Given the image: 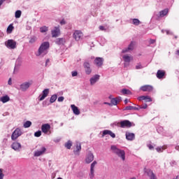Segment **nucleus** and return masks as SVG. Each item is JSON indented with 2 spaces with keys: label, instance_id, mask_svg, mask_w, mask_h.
Wrapping results in <instances>:
<instances>
[{
  "label": "nucleus",
  "instance_id": "obj_51",
  "mask_svg": "<svg viewBox=\"0 0 179 179\" xmlns=\"http://www.w3.org/2000/svg\"><path fill=\"white\" fill-rule=\"evenodd\" d=\"M19 72V68H15L13 71V73H17Z\"/></svg>",
  "mask_w": 179,
  "mask_h": 179
},
{
  "label": "nucleus",
  "instance_id": "obj_29",
  "mask_svg": "<svg viewBox=\"0 0 179 179\" xmlns=\"http://www.w3.org/2000/svg\"><path fill=\"white\" fill-rule=\"evenodd\" d=\"M80 150H82V146L80 145V144H77L76 145V150H74V154L75 155H79V152H80Z\"/></svg>",
  "mask_w": 179,
  "mask_h": 179
},
{
  "label": "nucleus",
  "instance_id": "obj_23",
  "mask_svg": "<svg viewBox=\"0 0 179 179\" xmlns=\"http://www.w3.org/2000/svg\"><path fill=\"white\" fill-rule=\"evenodd\" d=\"M71 107L73 113V114H75V115H79V114H80V110H79V108H78V107L76 106L71 105Z\"/></svg>",
  "mask_w": 179,
  "mask_h": 179
},
{
  "label": "nucleus",
  "instance_id": "obj_50",
  "mask_svg": "<svg viewBox=\"0 0 179 179\" xmlns=\"http://www.w3.org/2000/svg\"><path fill=\"white\" fill-rule=\"evenodd\" d=\"M8 85H9L10 86H11V85H12V78H10L8 79Z\"/></svg>",
  "mask_w": 179,
  "mask_h": 179
},
{
  "label": "nucleus",
  "instance_id": "obj_20",
  "mask_svg": "<svg viewBox=\"0 0 179 179\" xmlns=\"http://www.w3.org/2000/svg\"><path fill=\"white\" fill-rule=\"evenodd\" d=\"M65 43H66V40L64 38H58L55 41V43L57 44V45H64Z\"/></svg>",
  "mask_w": 179,
  "mask_h": 179
},
{
  "label": "nucleus",
  "instance_id": "obj_19",
  "mask_svg": "<svg viewBox=\"0 0 179 179\" xmlns=\"http://www.w3.org/2000/svg\"><path fill=\"white\" fill-rule=\"evenodd\" d=\"M138 100L139 101H142V100H145L146 103H150V101H152V98H150V96H141L138 98Z\"/></svg>",
  "mask_w": 179,
  "mask_h": 179
},
{
  "label": "nucleus",
  "instance_id": "obj_22",
  "mask_svg": "<svg viewBox=\"0 0 179 179\" xmlns=\"http://www.w3.org/2000/svg\"><path fill=\"white\" fill-rule=\"evenodd\" d=\"M105 135H110L111 138H115V134L111 131V130H103L102 136H105Z\"/></svg>",
  "mask_w": 179,
  "mask_h": 179
},
{
  "label": "nucleus",
  "instance_id": "obj_35",
  "mask_svg": "<svg viewBox=\"0 0 179 179\" xmlns=\"http://www.w3.org/2000/svg\"><path fill=\"white\" fill-rule=\"evenodd\" d=\"M121 93H122V94H132V92H131L129 90L127 89L122 90Z\"/></svg>",
  "mask_w": 179,
  "mask_h": 179
},
{
  "label": "nucleus",
  "instance_id": "obj_38",
  "mask_svg": "<svg viewBox=\"0 0 179 179\" xmlns=\"http://www.w3.org/2000/svg\"><path fill=\"white\" fill-rule=\"evenodd\" d=\"M89 177L90 179H94V170L90 169V173H89Z\"/></svg>",
  "mask_w": 179,
  "mask_h": 179
},
{
  "label": "nucleus",
  "instance_id": "obj_47",
  "mask_svg": "<svg viewBox=\"0 0 179 179\" xmlns=\"http://www.w3.org/2000/svg\"><path fill=\"white\" fill-rule=\"evenodd\" d=\"M84 68H90V64H89V62H85L84 63Z\"/></svg>",
  "mask_w": 179,
  "mask_h": 179
},
{
  "label": "nucleus",
  "instance_id": "obj_31",
  "mask_svg": "<svg viewBox=\"0 0 179 179\" xmlns=\"http://www.w3.org/2000/svg\"><path fill=\"white\" fill-rule=\"evenodd\" d=\"M132 24H134V26H139L141 24V21L137 18L131 19Z\"/></svg>",
  "mask_w": 179,
  "mask_h": 179
},
{
  "label": "nucleus",
  "instance_id": "obj_24",
  "mask_svg": "<svg viewBox=\"0 0 179 179\" xmlns=\"http://www.w3.org/2000/svg\"><path fill=\"white\" fill-rule=\"evenodd\" d=\"M122 59L124 61V62H131V61L134 59V57L131 55H124L122 56Z\"/></svg>",
  "mask_w": 179,
  "mask_h": 179
},
{
  "label": "nucleus",
  "instance_id": "obj_16",
  "mask_svg": "<svg viewBox=\"0 0 179 179\" xmlns=\"http://www.w3.org/2000/svg\"><path fill=\"white\" fill-rule=\"evenodd\" d=\"M122 98H121V96H117L116 98H113L110 101V104H111V106H117V104H118V103H120V101H122Z\"/></svg>",
  "mask_w": 179,
  "mask_h": 179
},
{
  "label": "nucleus",
  "instance_id": "obj_6",
  "mask_svg": "<svg viewBox=\"0 0 179 179\" xmlns=\"http://www.w3.org/2000/svg\"><path fill=\"white\" fill-rule=\"evenodd\" d=\"M100 80V75L95 74L90 78V86H94Z\"/></svg>",
  "mask_w": 179,
  "mask_h": 179
},
{
  "label": "nucleus",
  "instance_id": "obj_53",
  "mask_svg": "<svg viewBox=\"0 0 179 179\" xmlns=\"http://www.w3.org/2000/svg\"><path fill=\"white\" fill-rule=\"evenodd\" d=\"M155 43H156V40H155V39L150 40V44H155Z\"/></svg>",
  "mask_w": 179,
  "mask_h": 179
},
{
  "label": "nucleus",
  "instance_id": "obj_15",
  "mask_svg": "<svg viewBox=\"0 0 179 179\" xmlns=\"http://www.w3.org/2000/svg\"><path fill=\"white\" fill-rule=\"evenodd\" d=\"M50 129L51 125H50V124H44L41 126V131L43 134H48Z\"/></svg>",
  "mask_w": 179,
  "mask_h": 179
},
{
  "label": "nucleus",
  "instance_id": "obj_28",
  "mask_svg": "<svg viewBox=\"0 0 179 179\" xmlns=\"http://www.w3.org/2000/svg\"><path fill=\"white\" fill-rule=\"evenodd\" d=\"M166 149H167V146L164 145V146L157 147L156 148V150L157 152H158V153H162V152H163V150H166Z\"/></svg>",
  "mask_w": 179,
  "mask_h": 179
},
{
  "label": "nucleus",
  "instance_id": "obj_8",
  "mask_svg": "<svg viewBox=\"0 0 179 179\" xmlns=\"http://www.w3.org/2000/svg\"><path fill=\"white\" fill-rule=\"evenodd\" d=\"M73 37L76 40V41H79V40H81V38H83V33H82L79 30H76L74 31L73 34Z\"/></svg>",
  "mask_w": 179,
  "mask_h": 179
},
{
  "label": "nucleus",
  "instance_id": "obj_40",
  "mask_svg": "<svg viewBox=\"0 0 179 179\" xmlns=\"http://www.w3.org/2000/svg\"><path fill=\"white\" fill-rule=\"evenodd\" d=\"M97 164V161H94L90 166V170H94V167H96V165Z\"/></svg>",
  "mask_w": 179,
  "mask_h": 179
},
{
  "label": "nucleus",
  "instance_id": "obj_32",
  "mask_svg": "<svg viewBox=\"0 0 179 179\" xmlns=\"http://www.w3.org/2000/svg\"><path fill=\"white\" fill-rule=\"evenodd\" d=\"M57 99H58V96H57V94H53L50 97V102L52 103H55V101H57Z\"/></svg>",
  "mask_w": 179,
  "mask_h": 179
},
{
  "label": "nucleus",
  "instance_id": "obj_56",
  "mask_svg": "<svg viewBox=\"0 0 179 179\" xmlns=\"http://www.w3.org/2000/svg\"><path fill=\"white\" fill-rule=\"evenodd\" d=\"M165 31H166V34H168V35L173 34V32L170 31L169 30H166Z\"/></svg>",
  "mask_w": 179,
  "mask_h": 179
},
{
  "label": "nucleus",
  "instance_id": "obj_17",
  "mask_svg": "<svg viewBox=\"0 0 179 179\" xmlns=\"http://www.w3.org/2000/svg\"><path fill=\"white\" fill-rule=\"evenodd\" d=\"M126 139L127 141L135 140V134L127 131L125 134Z\"/></svg>",
  "mask_w": 179,
  "mask_h": 179
},
{
  "label": "nucleus",
  "instance_id": "obj_26",
  "mask_svg": "<svg viewBox=\"0 0 179 179\" xmlns=\"http://www.w3.org/2000/svg\"><path fill=\"white\" fill-rule=\"evenodd\" d=\"M10 101V97H9V96L8 95H5V96H3L1 97H0V101H1V103H8V101Z\"/></svg>",
  "mask_w": 179,
  "mask_h": 179
},
{
  "label": "nucleus",
  "instance_id": "obj_60",
  "mask_svg": "<svg viewBox=\"0 0 179 179\" xmlns=\"http://www.w3.org/2000/svg\"><path fill=\"white\" fill-rule=\"evenodd\" d=\"M6 0H0V6L5 2Z\"/></svg>",
  "mask_w": 179,
  "mask_h": 179
},
{
  "label": "nucleus",
  "instance_id": "obj_43",
  "mask_svg": "<svg viewBox=\"0 0 179 179\" xmlns=\"http://www.w3.org/2000/svg\"><path fill=\"white\" fill-rule=\"evenodd\" d=\"M85 71L86 75H90V73H92V69L86 68Z\"/></svg>",
  "mask_w": 179,
  "mask_h": 179
},
{
  "label": "nucleus",
  "instance_id": "obj_10",
  "mask_svg": "<svg viewBox=\"0 0 179 179\" xmlns=\"http://www.w3.org/2000/svg\"><path fill=\"white\" fill-rule=\"evenodd\" d=\"M47 149L45 147H41V150H36L34 153V156L35 157H38L40 156H43L44 153H45Z\"/></svg>",
  "mask_w": 179,
  "mask_h": 179
},
{
  "label": "nucleus",
  "instance_id": "obj_21",
  "mask_svg": "<svg viewBox=\"0 0 179 179\" xmlns=\"http://www.w3.org/2000/svg\"><path fill=\"white\" fill-rule=\"evenodd\" d=\"M134 42H131L127 48L122 50V54H125V52H129V51H132L134 50Z\"/></svg>",
  "mask_w": 179,
  "mask_h": 179
},
{
  "label": "nucleus",
  "instance_id": "obj_63",
  "mask_svg": "<svg viewBox=\"0 0 179 179\" xmlns=\"http://www.w3.org/2000/svg\"><path fill=\"white\" fill-rule=\"evenodd\" d=\"M141 67H142V64H138V65L136 66V68H141Z\"/></svg>",
  "mask_w": 179,
  "mask_h": 179
},
{
  "label": "nucleus",
  "instance_id": "obj_58",
  "mask_svg": "<svg viewBox=\"0 0 179 179\" xmlns=\"http://www.w3.org/2000/svg\"><path fill=\"white\" fill-rule=\"evenodd\" d=\"M148 148L150 149V150H152V149H153V145H148Z\"/></svg>",
  "mask_w": 179,
  "mask_h": 179
},
{
  "label": "nucleus",
  "instance_id": "obj_64",
  "mask_svg": "<svg viewBox=\"0 0 179 179\" xmlns=\"http://www.w3.org/2000/svg\"><path fill=\"white\" fill-rule=\"evenodd\" d=\"M176 55L179 56V50H176Z\"/></svg>",
  "mask_w": 179,
  "mask_h": 179
},
{
  "label": "nucleus",
  "instance_id": "obj_54",
  "mask_svg": "<svg viewBox=\"0 0 179 179\" xmlns=\"http://www.w3.org/2000/svg\"><path fill=\"white\" fill-rule=\"evenodd\" d=\"M140 108H143L145 110V109L148 108V105L144 104L143 106H140Z\"/></svg>",
  "mask_w": 179,
  "mask_h": 179
},
{
  "label": "nucleus",
  "instance_id": "obj_7",
  "mask_svg": "<svg viewBox=\"0 0 179 179\" xmlns=\"http://www.w3.org/2000/svg\"><path fill=\"white\" fill-rule=\"evenodd\" d=\"M32 85L33 81L31 80L24 82L20 85V90H22V92H26V90H27V89H29V87H30Z\"/></svg>",
  "mask_w": 179,
  "mask_h": 179
},
{
  "label": "nucleus",
  "instance_id": "obj_55",
  "mask_svg": "<svg viewBox=\"0 0 179 179\" xmlns=\"http://www.w3.org/2000/svg\"><path fill=\"white\" fill-rule=\"evenodd\" d=\"M49 64H50V59H48L45 62V66H48Z\"/></svg>",
  "mask_w": 179,
  "mask_h": 179
},
{
  "label": "nucleus",
  "instance_id": "obj_27",
  "mask_svg": "<svg viewBox=\"0 0 179 179\" xmlns=\"http://www.w3.org/2000/svg\"><path fill=\"white\" fill-rule=\"evenodd\" d=\"M147 174L150 179H157L152 170H147Z\"/></svg>",
  "mask_w": 179,
  "mask_h": 179
},
{
  "label": "nucleus",
  "instance_id": "obj_36",
  "mask_svg": "<svg viewBox=\"0 0 179 179\" xmlns=\"http://www.w3.org/2000/svg\"><path fill=\"white\" fill-rule=\"evenodd\" d=\"M15 16L16 19H19L22 16V11L20 10L15 11Z\"/></svg>",
  "mask_w": 179,
  "mask_h": 179
},
{
  "label": "nucleus",
  "instance_id": "obj_57",
  "mask_svg": "<svg viewBox=\"0 0 179 179\" xmlns=\"http://www.w3.org/2000/svg\"><path fill=\"white\" fill-rule=\"evenodd\" d=\"M66 22H65V20H62L61 22H60V24H65Z\"/></svg>",
  "mask_w": 179,
  "mask_h": 179
},
{
  "label": "nucleus",
  "instance_id": "obj_39",
  "mask_svg": "<svg viewBox=\"0 0 179 179\" xmlns=\"http://www.w3.org/2000/svg\"><path fill=\"white\" fill-rule=\"evenodd\" d=\"M31 127V122L27 121L25 123H24V128H30Z\"/></svg>",
  "mask_w": 179,
  "mask_h": 179
},
{
  "label": "nucleus",
  "instance_id": "obj_37",
  "mask_svg": "<svg viewBox=\"0 0 179 179\" xmlns=\"http://www.w3.org/2000/svg\"><path fill=\"white\" fill-rule=\"evenodd\" d=\"M65 148H66V149H71V148H72V141H69L67 143H66Z\"/></svg>",
  "mask_w": 179,
  "mask_h": 179
},
{
  "label": "nucleus",
  "instance_id": "obj_59",
  "mask_svg": "<svg viewBox=\"0 0 179 179\" xmlns=\"http://www.w3.org/2000/svg\"><path fill=\"white\" fill-rule=\"evenodd\" d=\"M124 103H125V104H128V103H129V99H126L124 100Z\"/></svg>",
  "mask_w": 179,
  "mask_h": 179
},
{
  "label": "nucleus",
  "instance_id": "obj_34",
  "mask_svg": "<svg viewBox=\"0 0 179 179\" xmlns=\"http://www.w3.org/2000/svg\"><path fill=\"white\" fill-rule=\"evenodd\" d=\"M22 65V58L19 57L15 62V67L20 66Z\"/></svg>",
  "mask_w": 179,
  "mask_h": 179
},
{
  "label": "nucleus",
  "instance_id": "obj_9",
  "mask_svg": "<svg viewBox=\"0 0 179 179\" xmlns=\"http://www.w3.org/2000/svg\"><path fill=\"white\" fill-rule=\"evenodd\" d=\"M11 148L15 150V152H20L22 150V144L19 142H13L11 144Z\"/></svg>",
  "mask_w": 179,
  "mask_h": 179
},
{
  "label": "nucleus",
  "instance_id": "obj_18",
  "mask_svg": "<svg viewBox=\"0 0 179 179\" xmlns=\"http://www.w3.org/2000/svg\"><path fill=\"white\" fill-rule=\"evenodd\" d=\"M166 76V71L163 70H158L157 72V78L158 79H163Z\"/></svg>",
  "mask_w": 179,
  "mask_h": 179
},
{
  "label": "nucleus",
  "instance_id": "obj_14",
  "mask_svg": "<svg viewBox=\"0 0 179 179\" xmlns=\"http://www.w3.org/2000/svg\"><path fill=\"white\" fill-rule=\"evenodd\" d=\"M49 93H50V89H45L42 92V94L39 96V101H43V100H44V99H45V97L48 96Z\"/></svg>",
  "mask_w": 179,
  "mask_h": 179
},
{
  "label": "nucleus",
  "instance_id": "obj_5",
  "mask_svg": "<svg viewBox=\"0 0 179 179\" xmlns=\"http://www.w3.org/2000/svg\"><path fill=\"white\" fill-rule=\"evenodd\" d=\"M23 134V132L22 131V130H20V129L17 128L15 129V131H14L11 135V139L13 141H16V139H17V138H19V136H22V135Z\"/></svg>",
  "mask_w": 179,
  "mask_h": 179
},
{
  "label": "nucleus",
  "instance_id": "obj_48",
  "mask_svg": "<svg viewBox=\"0 0 179 179\" xmlns=\"http://www.w3.org/2000/svg\"><path fill=\"white\" fill-rule=\"evenodd\" d=\"M71 75L73 77L78 76V71H72Z\"/></svg>",
  "mask_w": 179,
  "mask_h": 179
},
{
  "label": "nucleus",
  "instance_id": "obj_11",
  "mask_svg": "<svg viewBox=\"0 0 179 179\" xmlns=\"http://www.w3.org/2000/svg\"><path fill=\"white\" fill-rule=\"evenodd\" d=\"M52 37H58L61 34V30L59 29V26L55 27L51 31Z\"/></svg>",
  "mask_w": 179,
  "mask_h": 179
},
{
  "label": "nucleus",
  "instance_id": "obj_44",
  "mask_svg": "<svg viewBox=\"0 0 179 179\" xmlns=\"http://www.w3.org/2000/svg\"><path fill=\"white\" fill-rule=\"evenodd\" d=\"M3 177H5V174H3V169H0V179H3Z\"/></svg>",
  "mask_w": 179,
  "mask_h": 179
},
{
  "label": "nucleus",
  "instance_id": "obj_2",
  "mask_svg": "<svg viewBox=\"0 0 179 179\" xmlns=\"http://www.w3.org/2000/svg\"><path fill=\"white\" fill-rule=\"evenodd\" d=\"M110 150H112L113 153L117 155V156L120 157L122 162H125V151H124V150L119 149L115 145H111Z\"/></svg>",
  "mask_w": 179,
  "mask_h": 179
},
{
  "label": "nucleus",
  "instance_id": "obj_62",
  "mask_svg": "<svg viewBox=\"0 0 179 179\" xmlns=\"http://www.w3.org/2000/svg\"><path fill=\"white\" fill-rule=\"evenodd\" d=\"M104 104H106L107 106H112L111 103H108V102H104Z\"/></svg>",
  "mask_w": 179,
  "mask_h": 179
},
{
  "label": "nucleus",
  "instance_id": "obj_46",
  "mask_svg": "<svg viewBox=\"0 0 179 179\" xmlns=\"http://www.w3.org/2000/svg\"><path fill=\"white\" fill-rule=\"evenodd\" d=\"M65 99V98L64 96H59L58 99H57V101H59V103L64 101V100Z\"/></svg>",
  "mask_w": 179,
  "mask_h": 179
},
{
  "label": "nucleus",
  "instance_id": "obj_12",
  "mask_svg": "<svg viewBox=\"0 0 179 179\" xmlns=\"http://www.w3.org/2000/svg\"><path fill=\"white\" fill-rule=\"evenodd\" d=\"M93 160H94V155H93V153L89 152L86 155L85 163H87V164H90V163H92V162H93Z\"/></svg>",
  "mask_w": 179,
  "mask_h": 179
},
{
  "label": "nucleus",
  "instance_id": "obj_4",
  "mask_svg": "<svg viewBox=\"0 0 179 179\" xmlns=\"http://www.w3.org/2000/svg\"><path fill=\"white\" fill-rule=\"evenodd\" d=\"M114 124L116 127H120V128H131L132 127V123L129 120H123Z\"/></svg>",
  "mask_w": 179,
  "mask_h": 179
},
{
  "label": "nucleus",
  "instance_id": "obj_49",
  "mask_svg": "<svg viewBox=\"0 0 179 179\" xmlns=\"http://www.w3.org/2000/svg\"><path fill=\"white\" fill-rule=\"evenodd\" d=\"M124 110H134V106H127Z\"/></svg>",
  "mask_w": 179,
  "mask_h": 179
},
{
  "label": "nucleus",
  "instance_id": "obj_42",
  "mask_svg": "<svg viewBox=\"0 0 179 179\" xmlns=\"http://www.w3.org/2000/svg\"><path fill=\"white\" fill-rule=\"evenodd\" d=\"M37 38L35 36H32L31 37L30 40H29V43L30 44H33L34 43L35 41H36Z\"/></svg>",
  "mask_w": 179,
  "mask_h": 179
},
{
  "label": "nucleus",
  "instance_id": "obj_61",
  "mask_svg": "<svg viewBox=\"0 0 179 179\" xmlns=\"http://www.w3.org/2000/svg\"><path fill=\"white\" fill-rule=\"evenodd\" d=\"M140 109H141V106H139V108L134 106V108H133V110H140Z\"/></svg>",
  "mask_w": 179,
  "mask_h": 179
},
{
  "label": "nucleus",
  "instance_id": "obj_13",
  "mask_svg": "<svg viewBox=\"0 0 179 179\" xmlns=\"http://www.w3.org/2000/svg\"><path fill=\"white\" fill-rule=\"evenodd\" d=\"M140 90L141 92H153V86L149 85H143L140 87Z\"/></svg>",
  "mask_w": 179,
  "mask_h": 179
},
{
  "label": "nucleus",
  "instance_id": "obj_33",
  "mask_svg": "<svg viewBox=\"0 0 179 179\" xmlns=\"http://www.w3.org/2000/svg\"><path fill=\"white\" fill-rule=\"evenodd\" d=\"M41 33H46V31H48V27L43 26L40 28Z\"/></svg>",
  "mask_w": 179,
  "mask_h": 179
},
{
  "label": "nucleus",
  "instance_id": "obj_3",
  "mask_svg": "<svg viewBox=\"0 0 179 179\" xmlns=\"http://www.w3.org/2000/svg\"><path fill=\"white\" fill-rule=\"evenodd\" d=\"M6 47L9 50H15L17 47V43L13 39H8L4 43Z\"/></svg>",
  "mask_w": 179,
  "mask_h": 179
},
{
  "label": "nucleus",
  "instance_id": "obj_52",
  "mask_svg": "<svg viewBox=\"0 0 179 179\" xmlns=\"http://www.w3.org/2000/svg\"><path fill=\"white\" fill-rule=\"evenodd\" d=\"M99 30H101V31H104V30H106V28L103 26H99Z\"/></svg>",
  "mask_w": 179,
  "mask_h": 179
},
{
  "label": "nucleus",
  "instance_id": "obj_41",
  "mask_svg": "<svg viewBox=\"0 0 179 179\" xmlns=\"http://www.w3.org/2000/svg\"><path fill=\"white\" fill-rule=\"evenodd\" d=\"M13 30V26L12 24H10L7 28V33H12Z\"/></svg>",
  "mask_w": 179,
  "mask_h": 179
},
{
  "label": "nucleus",
  "instance_id": "obj_25",
  "mask_svg": "<svg viewBox=\"0 0 179 179\" xmlns=\"http://www.w3.org/2000/svg\"><path fill=\"white\" fill-rule=\"evenodd\" d=\"M94 64L97 66H101L103 65V58L101 57H96L94 60Z\"/></svg>",
  "mask_w": 179,
  "mask_h": 179
},
{
  "label": "nucleus",
  "instance_id": "obj_30",
  "mask_svg": "<svg viewBox=\"0 0 179 179\" xmlns=\"http://www.w3.org/2000/svg\"><path fill=\"white\" fill-rule=\"evenodd\" d=\"M167 13H169V9L162 10L159 12V16H161V17H163L166 16V15H167Z\"/></svg>",
  "mask_w": 179,
  "mask_h": 179
},
{
  "label": "nucleus",
  "instance_id": "obj_1",
  "mask_svg": "<svg viewBox=\"0 0 179 179\" xmlns=\"http://www.w3.org/2000/svg\"><path fill=\"white\" fill-rule=\"evenodd\" d=\"M50 48V42H43L40 45L38 52L36 54V57H44L48 54V49Z\"/></svg>",
  "mask_w": 179,
  "mask_h": 179
},
{
  "label": "nucleus",
  "instance_id": "obj_45",
  "mask_svg": "<svg viewBox=\"0 0 179 179\" xmlns=\"http://www.w3.org/2000/svg\"><path fill=\"white\" fill-rule=\"evenodd\" d=\"M34 136H36V138H40V136H41V131H38L35 132Z\"/></svg>",
  "mask_w": 179,
  "mask_h": 179
}]
</instances>
